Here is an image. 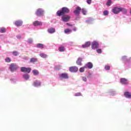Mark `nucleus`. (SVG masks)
Returning <instances> with one entry per match:
<instances>
[{
  "label": "nucleus",
  "mask_w": 131,
  "mask_h": 131,
  "mask_svg": "<svg viewBox=\"0 0 131 131\" xmlns=\"http://www.w3.org/2000/svg\"><path fill=\"white\" fill-rule=\"evenodd\" d=\"M70 12V10L67 7H62L61 10L57 12V16H63L65 14H68Z\"/></svg>",
  "instance_id": "nucleus-1"
},
{
  "label": "nucleus",
  "mask_w": 131,
  "mask_h": 131,
  "mask_svg": "<svg viewBox=\"0 0 131 131\" xmlns=\"http://www.w3.org/2000/svg\"><path fill=\"white\" fill-rule=\"evenodd\" d=\"M19 67H18V65L16 63H11L9 66V69L11 72H15V71H17V69Z\"/></svg>",
  "instance_id": "nucleus-2"
},
{
  "label": "nucleus",
  "mask_w": 131,
  "mask_h": 131,
  "mask_svg": "<svg viewBox=\"0 0 131 131\" xmlns=\"http://www.w3.org/2000/svg\"><path fill=\"white\" fill-rule=\"evenodd\" d=\"M20 71L21 72H24L25 73H30L31 68L23 67L20 68Z\"/></svg>",
  "instance_id": "nucleus-3"
},
{
  "label": "nucleus",
  "mask_w": 131,
  "mask_h": 131,
  "mask_svg": "<svg viewBox=\"0 0 131 131\" xmlns=\"http://www.w3.org/2000/svg\"><path fill=\"white\" fill-rule=\"evenodd\" d=\"M91 48L92 50H97L99 48V42L96 41H94L92 42Z\"/></svg>",
  "instance_id": "nucleus-4"
},
{
  "label": "nucleus",
  "mask_w": 131,
  "mask_h": 131,
  "mask_svg": "<svg viewBox=\"0 0 131 131\" xmlns=\"http://www.w3.org/2000/svg\"><path fill=\"white\" fill-rule=\"evenodd\" d=\"M45 13V11L43 9L41 8H39L37 10L36 12V16H38L39 17H40V16H42Z\"/></svg>",
  "instance_id": "nucleus-5"
},
{
  "label": "nucleus",
  "mask_w": 131,
  "mask_h": 131,
  "mask_svg": "<svg viewBox=\"0 0 131 131\" xmlns=\"http://www.w3.org/2000/svg\"><path fill=\"white\" fill-rule=\"evenodd\" d=\"M59 77L60 79H68L69 76L67 73H61L59 75Z\"/></svg>",
  "instance_id": "nucleus-6"
},
{
  "label": "nucleus",
  "mask_w": 131,
  "mask_h": 131,
  "mask_svg": "<svg viewBox=\"0 0 131 131\" xmlns=\"http://www.w3.org/2000/svg\"><path fill=\"white\" fill-rule=\"evenodd\" d=\"M61 20L63 21V22H69V21L70 20V16L68 15H63L61 17Z\"/></svg>",
  "instance_id": "nucleus-7"
},
{
  "label": "nucleus",
  "mask_w": 131,
  "mask_h": 131,
  "mask_svg": "<svg viewBox=\"0 0 131 131\" xmlns=\"http://www.w3.org/2000/svg\"><path fill=\"white\" fill-rule=\"evenodd\" d=\"M121 8L115 7L112 9V12L114 14H118L121 12Z\"/></svg>",
  "instance_id": "nucleus-8"
},
{
  "label": "nucleus",
  "mask_w": 131,
  "mask_h": 131,
  "mask_svg": "<svg viewBox=\"0 0 131 131\" xmlns=\"http://www.w3.org/2000/svg\"><path fill=\"white\" fill-rule=\"evenodd\" d=\"M71 72H77L78 71V68L77 67H71L69 69Z\"/></svg>",
  "instance_id": "nucleus-9"
},
{
  "label": "nucleus",
  "mask_w": 131,
  "mask_h": 131,
  "mask_svg": "<svg viewBox=\"0 0 131 131\" xmlns=\"http://www.w3.org/2000/svg\"><path fill=\"white\" fill-rule=\"evenodd\" d=\"M93 63L89 62L84 66V68H88V69H92L93 68Z\"/></svg>",
  "instance_id": "nucleus-10"
},
{
  "label": "nucleus",
  "mask_w": 131,
  "mask_h": 131,
  "mask_svg": "<svg viewBox=\"0 0 131 131\" xmlns=\"http://www.w3.org/2000/svg\"><path fill=\"white\" fill-rule=\"evenodd\" d=\"M48 32L50 33V34H53V33L56 32V29H55V28H50L48 29Z\"/></svg>",
  "instance_id": "nucleus-11"
},
{
  "label": "nucleus",
  "mask_w": 131,
  "mask_h": 131,
  "mask_svg": "<svg viewBox=\"0 0 131 131\" xmlns=\"http://www.w3.org/2000/svg\"><path fill=\"white\" fill-rule=\"evenodd\" d=\"M81 8L79 7L76 8V9L74 11V13L75 15H79Z\"/></svg>",
  "instance_id": "nucleus-12"
},
{
  "label": "nucleus",
  "mask_w": 131,
  "mask_h": 131,
  "mask_svg": "<svg viewBox=\"0 0 131 131\" xmlns=\"http://www.w3.org/2000/svg\"><path fill=\"white\" fill-rule=\"evenodd\" d=\"M33 25H34V26H40L42 25V23L38 20H36L33 23Z\"/></svg>",
  "instance_id": "nucleus-13"
},
{
  "label": "nucleus",
  "mask_w": 131,
  "mask_h": 131,
  "mask_svg": "<svg viewBox=\"0 0 131 131\" xmlns=\"http://www.w3.org/2000/svg\"><path fill=\"white\" fill-rule=\"evenodd\" d=\"M23 24V21L22 20H16L15 21V25L17 27H20Z\"/></svg>",
  "instance_id": "nucleus-14"
},
{
  "label": "nucleus",
  "mask_w": 131,
  "mask_h": 131,
  "mask_svg": "<svg viewBox=\"0 0 131 131\" xmlns=\"http://www.w3.org/2000/svg\"><path fill=\"white\" fill-rule=\"evenodd\" d=\"M91 46V42L88 41L85 42L84 44L82 45V47L84 49L85 48H89Z\"/></svg>",
  "instance_id": "nucleus-15"
},
{
  "label": "nucleus",
  "mask_w": 131,
  "mask_h": 131,
  "mask_svg": "<svg viewBox=\"0 0 131 131\" xmlns=\"http://www.w3.org/2000/svg\"><path fill=\"white\" fill-rule=\"evenodd\" d=\"M81 62H82V58H78L77 60L76 61V64H77V65H79V66H81V65H82V63H81Z\"/></svg>",
  "instance_id": "nucleus-16"
},
{
  "label": "nucleus",
  "mask_w": 131,
  "mask_h": 131,
  "mask_svg": "<svg viewBox=\"0 0 131 131\" xmlns=\"http://www.w3.org/2000/svg\"><path fill=\"white\" fill-rule=\"evenodd\" d=\"M32 73L35 76H37L39 75V72L37 70H33L32 71Z\"/></svg>",
  "instance_id": "nucleus-17"
},
{
  "label": "nucleus",
  "mask_w": 131,
  "mask_h": 131,
  "mask_svg": "<svg viewBox=\"0 0 131 131\" xmlns=\"http://www.w3.org/2000/svg\"><path fill=\"white\" fill-rule=\"evenodd\" d=\"M124 95L126 98H131V93H129L128 92H125Z\"/></svg>",
  "instance_id": "nucleus-18"
},
{
  "label": "nucleus",
  "mask_w": 131,
  "mask_h": 131,
  "mask_svg": "<svg viewBox=\"0 0 131 131\" xmlns=\"http://www.w3.org/2000/svg\"><path fill=\"white\" fill-rule=\"evenodd\" d=\"M23 78H24L26 80H28V79L30 78V76L28 74H24L23 75Z\"/></svg>",
  "instance_id": "nucleus-19"
},
{
  "label": "nucleus",
  "mask_w": 131,
  "mask_h": 131,
  "mask_svg": "<svg viewBox=\"0 0 131 131\" xmlns=\"http://www.w3.org/2000/svg\"><path fill=\"white\" fill-rule=\"evenodd\" d=\"M39 56L40 57H41V58H43V59H45L46 58H48V55L43 53H40Z\"/></svg>",
  "instance_id": "nucleus-20"
},
{
  "label": "nucleus",
  "mask_w": 131,
  "mask_h": 131,
  "mask_svg": "<svg viewBox=\"0 0 131 131\" xmlns=\"http://www.w3.org/2000/svg\"><path fill=\"white\" fill-rule=\"evenodd\" d=\"M5 61L6 63H11L12 59H11V58L7 57L5 58Z\"/></svg>",
  "instance_id": "nucleus-21"
},
{
  "label": "nucleus",
  "mask_w": 131,
  "mask_h": 131,
  "mask_svg": "<svg viewBox=\"0 0 131 131\" xmlns=\"http://www.w3.org/2000/svg\"><path fill=\"white\" fill-rule=\"evenodd\" d=\"M37 59L35 58H32L30 60V63H35V62H37Z\"/></svg>",
  "instance_id": "nucleus-22"
},
{
  "label": "nucleus",
  "mask_w": 131,
  "mask_h": 131,
  "mask_svg": "<svg viewBox=\"0 0 131 131\" xmlns=\"http://www.w3.org/2000/svg\"><path fill=\"white\" fill-rule=\"evenodd\" d=\"M7 31V29L5 28H1L0 32L1 33H5Z\"/></svg>",
  "instance_id": "nucleus-23"
},
{
  "label": "nucleus",
  "mask_w": 131,
  "mask_h": 131,
  "mask_svg": "<svg viewBox=\"0 0 131 131\" xmlns=\"http://www.w3.org/2000/svg\"><path fill=\"white\" fill-rule=\"evenodd\" d=\"M120 82H126L128 81V80H127L125 78H122L120 79Z\"/></svg>",
  "instance_id": "nucleus-24"
},
{
  "label": "nucleus",
  "mask_w": 131,
  "mask_h": 131,
  "mask_svg": "<svg viewBox=\"0 0 131 131\" xmlns=\"http://www.w3.org/2000/svg\"><path fill=\"white\" fill-rule=\"evenodd\" d=\"M58 51L59 52H64L65 51V47L61 46L59 48Z\"/></svg>",
  "instance_id": "nucleus-25"
},
{
  "label": "nucleus",
  "mask_w": 131,
  "mask_h": 131,
  "mask_svg": "<svg viewBox=\"0 0 131 131\" xmlns=\"http://www.w3.org/2000/svg\"><path fill=\"white\" fill-rule=\"evenodd\" d=\"M111 5H112V1L108 0L107 2H106V6L107 7H110Z\"/></svg>",
  "instance_id": "nucleus-26"
},
{
  "label": "nucleus",
  "mask_w": 131,
  "mask_h": 131,
  "mask_svg": "<svg viewBox=\"0 0 131 131\" xmlns=\"http://www.w3.org/2000/svg\"><path fill=\"white\" fill-rule=\"evenodd\" d=\"M38 49H42L43 48V45L42 43H38L36 46Z\"/></svg>",
  "instance_id": "nucleus-27"
},
{
  "label": "nucleus",
  "mask_w": 131,
  "mask_h": 131,
  "mask_svg": "<svg viewBox=\"0 0 131 131\" xmlns=\"http://www.w3.org/2000/svg\"><path fill=\"white\" fill-rule=\"evenodd\" d=\"M72 32V30L69 29H67L64 30V33H71Z\"/></svg>",
  "instance_id": "nucleus-28"
},
{
  "label": "nucleus",
  "mask_w": 131,
  "mask_h": 131,
  "mask_svg": "<svg viewBox=\"0 0 131 131\" xmlns=\"http://www.w3.org/2000/svg\"><path fill=\"white\" fill-rule=\"evenodd\" d=\"M121 12H122L123 14H126V12H127V10H126L125 8H121Z\"/></svg>",
  "instance_id": "nucleus-29"
},
{
  "label": "nucleus",
  "mask_w": 131,
  "mask_h": 131,
  "mask_svg": "<svg viewBox=\"0 0 131 131\" xmlns=\"http://www.w3.org/2000/svg\"><path fill=\"white\" fill-rule=\"evenodd\" d=\"M111 67L109 65H106L104 67L105 70L108 71L110 70Z\"/></svg>",
  "instance_id": "nucleus-30"
},
{
  "label": "nucleus",
  "mask_w": 131,
  "mask_h": 131,
  "mask_svg": "<svg viewBox=\"0 0 131 131\" xmlns=\"http://www.w3.org/2000/svg\"><path fill=\"white\" fill-rule=\"evenodd\" d=\"M85 68H84V66L83 67L80 68V69H79L80 72H81V73L84 72V69Z\"/></svg>",
  "instance_id": "nucleus-31"
},
{
  "label": "nucleus",
  "mask_w": 131,
  "mask_h": 131,
  "mask_svg": "<svg viewBox=\"0 0 131 131\" xmlns=\"http://www.w3.org/2000/svg\"><path fill=\"white\" fill-rule=\"evenodd\" d=\"M109 14V12H108L107 10H105L103 12V15L104 16H108V15Z\"/></svg>",
  "instance_id": "nucleus-32"
},
{
  "label": "nucleus",
  "mask_w": 131,
  "mask_h": 131,
  "mask_svg": "<svg viewBox=\"0 0 131 131\" xmlns=\"http://www.w3.org/2000/svg\"><path fill=\"white\" fill-rule=\"evenodd\" d=\"M27 41L28 43H32L33 42V39L32 38H29Z\"/></svg>",
  "instance_id": "nucleus-33"
},
{
  "label": "nucleus",
  "mask_w": 131,
  "mask_h": 131,
  "mask_svg": "<svg viewBox=\"0 0 131 131\" xmlns=\"http://www.w3.org/2000/svg\"><path fill=\"white\" fill-rule=\"evenodd\" d=\"M96 52L98 54H102V49H96Z\"/></svg>",
  "instance_id": "nucleus-34"
},
{
  "label": "nucleus",
  "mask_w": 131,
  "mask_h": 131,
  "mask_svg": "<svg viewBox=\"0 0 131 131\" xmlns=\"http://www.w3.org/2000/svg\"><path fill=\"white\" fill-rule=\"evenodd\" d=\"M12 54L13 55V56H18V55H19V53L17 51H13L12 52Z\"/></svg>",
  "instance_id": "nucleus-35"
},
{
  "label": "nucleus",
  "mask_w": 131,
  "mask_h": 131,
  "mask_svg": "<svg viewBox=\"0 0 131 131\" xmlns=\"http://www.w3.org/2000/svg\"><path fill=\"white\" fill-rule=\"evenodd\" d=\"M82 13L83 14V15H86V10L84 9H82Z\"/></svg>",
  "instance_id": "nucleus-36"
},
{
  "label": "nucleus",
  "mask_w": 131,
  "mask_h": 131,
  "mask_svg": "<svg viewBox=\"0 0 131 131\" xmlns=\"http://www.w3.org/2000/svg\"><path fill=\"white\" fill-rule=\"evenodd\" d=\"M75 97H79V96H82V95H81V93L78 92V93H76L75 94Z\"/></svg>",
  "instance_id": "nucleus-37"
},
{
  "label": "nucleus",
  "mask_w": 131,
  "mask_h": 131,
  "mask_svg": "<svg viewBox=\"0 0 131 131\" xmlns=\"http://www.w3.org/2000/svg\"><path fill=\"white\" fill-rule=\"evenodd\" d=\"M92 22V20H91V18H88V20H86V23H88V24H90Z\"/></svg>",
  "instance_id": "nucleus-38"
},
{
  "label": "nucleus",
  "mask_w": 131,
  "mask_h": 131,
  "mask_svg": "<svg viewBox=\"0 0 131 131\" xmlns=\"http://www.w3.org/2000/svg\"><path fill=\"white\" fill-rule=\"evenodd\" d=\"M34 85L35 86H37V85H40V83L35 82L34 83Z\"/></svg>",
  "instance_id": "nucleus-39"
},
{
  "label": "nucleus",
  "mask_w": 131,
  "mask_h": 131,
  "mask_svg": "<svg viewBox=\"0 0 131 131\" xmlns=\"http://www.w3.org/2000/svg\"><path fill=\"white\" fill-rule=\"evenodd\" d=\"M122 61H125L126 60V56H124L122 57Z\"/></svg>",
  "instance_id": "nucleus-40"
},
{
  "label": "nucleus",
  "mask_w": 131,
  "mask_h": 131,
  "mask_svg": "<svg viewBox=\"0 0 131 131\" xmlns=\"http://www.w3.org/2000/svg\"><path fill=\"white\" fill-rule=\"evenodd\" d=\"M82 79L83 81H84V82H86L87 80L86 77H82Z\"/></svg>",
  "instance_id": "nucleus-41"
},
{
  "label": "nucleus",
  "mask_w": 131,
  "mask_h": 131,
  "mask_svg": "<svg viewBox=\"0 0 131 131\" xmlns=\"http://www.w3.org/2000/svg\"><path fill=\"white\" fill-rule=\"evenodd\" d=\"M16 38H17V39H21V38H22L21 35H17Z\"/></svg>",
  "instance_id": "nucleus-42"
},
{
  "label": "nucleus",
  "mask_w": 131,
  "mask_h": 131,
  "mask_svg": "<svg viewBox=\"0 0 131 131\" xmlns=\"http://www.w3.org/2000/svg\"><path fill=\"white\" fill-rule=\"evenodd\" d=\"M92 3V0H87V3L88 4V5H91Z\"/></svg>",
  "instance_id": "nucleus-43"
},
{
  "label": "nucleus",
  "mask_w": 131,
  "mask_h": 131,
  "mask_svg": "<svg viewBox=\"0 0 131 131\" xmlns=\"http://www.w3.org/2000/svg\"><path fill=\"white\" fill-rule=\"evenodd\" d=\"M16 81V78H12V79H11V81L15 82Z\"/></svg>",
  "instance_id": "nucleus-44"
},
{
  "label": "nucleus",
  "mask_w": 131,
  "mask_h": 131,
  "mask_svg": "<svg viewBox=\"0 0 131 131\" xmlns=\"http://www.w3.org/2000/svg\"><path fill=\"white\" fill-rule=\"evenodd\" d=\"M67 25L68 26H70V27L72 26V25H71V24H69V23H67Z\"/></svg>",
  "instance_id": "nucleus-45"
},
{
  "label": "nucleus",
  "mask_w": 131,
  "mask_h": 131,
  "mask_svg": "<svg viewBox=\"0 0 131 131\" xmlns=\"http://www.w3.org/2000/svg\"><path fill=\"white\" fill-rule=\"evenodd\" d=\"M73 30L74 31H76V30H77V28H74L73 29Z\"/></svg>",
  "instance_id": "nucleus-46"
},
{
  "label": "nucleus",
  "mask_w": 131,
  "mask_h": 131,
  "mask_svg": "<svg viewBox=\"0 0 131 131\" xmlns=\"http://www.w3.org/2000/svg\"><path fill=\"white\" fill-rule=\"evenodd\" d=\"M124 84H126V83H123Z\"/></svg>",
  "instance_id": "nucleus-47"
}]
</instances>
